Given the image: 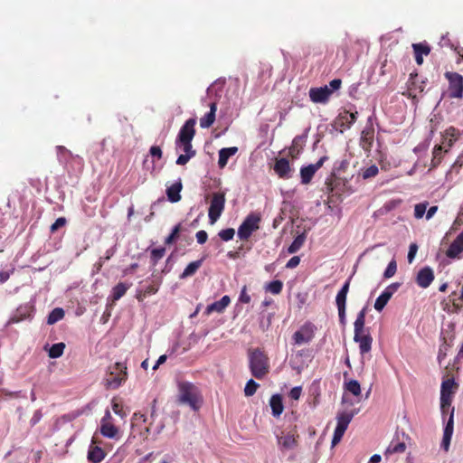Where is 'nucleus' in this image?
Here are the masks:
<instances>
[{"label":"nucleus","instance_id":"obj_1","mask_svg":"<svg viewBox=\"0 0 463 463\" xmlns=\"http://www.w3.org/2000/svg\"><path fill=\"white\" fill-rule=\"evenodd\" d=\"M453 396H448L444 393H440V411L443 419L449 413V417L446 422L443 438L441 441V447L445 451H448L450 445V440L454 431V411L455 408L451 406Z\"/></svg>","mask_w":463,"mask_h":463},{"label":"nucleus","instance_id":"obj_2","mask_svg":"<svg viewBox=\"0 0 463 463\" xmlns=\"http://www.w3.org/2000/svg\"><path fill=\"white\" fill-rule=\"evenodd\" d=\"M366 307H364L357 315L354 323V341L359 344L361 354H367L372 349L373 338L369 333H365Z\"/></svg>","mask_w":463,"mask_h":463},{"label":"nucleus","instance_id":"obj_3","mask_svg":"<svg viewBox=\"0 0 463 463\" xmlns=\"http://www.w3.org/2000/svg\"><path fill=\"white\" fill-rule=\"evenodd\" d=\"M127 370V365L120 362L109 365L104 378L106 389L116 390L119 388L128 379Z\"/></svg>","mask_w":463,"mask_h":463},{"label":"nucleus","instance_id":"obj_4","mask_svg":"<svg viewBox=\"0 0 463 463\" xmlns=\"http://www.w3.org/2000/svg\"><path fill=\"white\" fill-rule=\"evenodd\" d=\"M250 369L251 374L257 379L264 378L269 371V363L268 356L259 348H256L249 354Z\"/></svg>","mask_w":463,"mask_h":463},{"label":"nucleus","instance_id":"obj_5","mask_svg":"<svg viewBox=\"0 0 463 463\" xmlns=\"http://www.w3.org/2000/svg\"><path fill=\"white\" fill-rule=\"evenodd\" d=\"M178 401L180 403L188 404L192 409L199 408V391L198 388L189 382L178 383Z\"/></svg>","mask_w":463,"mask_h":463},{"label":"nucleus","instance_id":"obj_6","mask_svg":"<svg viewBox=\"0 0 463 463\" xmlns=\"http://www.w3.org/2000/svg\"><path fill=\"white\" fill-rule=\"evenodd\" d=\"M445 79L448 80V93L450 99L463 98V76L458 72L446 71Z\"/></svg>","mask_w":463,"mask_h":463},{"label":"nucleus","instance_id":"obj_7","mask_svg":"<svg viewBox=\"0 0 463 463\" xmlns=\"http://www.w3.org/2000/svg\"><path fill=\"white\" fill-rule=\"evenodd\" d=\"M225 202L224 193L217 192L212 194L208 209V217L211 224H214L221 217L224 211Z\"/></svg>","mask_w":463,"mask_h":463},{"label":"nucleus","instance_id":"obj_8","mask_svg":"<svg viewBox=\"0 0 463 463\" xmlns=\"http://www.w3.org/2000/svg\"><path fill=\"white\" fill-rule=\"evenodd\" d=\"M260 217L255 213L249 214L238 229V237L247 241L251 234L260 229Z\"/></svg>","mask_w":463,"mask_h":463},{"label":"nucleus","instance_id":"obj_9","mask_svg":"<svg viewBox=\"0 0 463 463\" xmlns=\"http://www.w3.org/2000/svg\"><path fill=\"white\" fill-rule=\"evenodd\" d=\"M118 432V428L112 423V416L109 411H106L104 417L100 420L101 435L109 439H117Z\"/></svg>","mask_w":463,"mask_h":463},{"label":"nucleus","instance_id":"obj_10","mask_svg":"<svg viewBox=\"0 0 463 463\" xmlns=\"http://www.w3.org/2000/svg\"><path fill=\"white\" fill-rule=\"evenodd\" d=\"M196 119L192 118L187 119L181 127L175 142H192L195 136Z\"/></svg>","mask_w":463,"mask_h":463},{"label":"nucleus","instance_id":"obj_11","mask_svg":"<svg viewBox=\"0 0 463 463\" xmlns=\"http://www.w3.org/2000/svg\"><path fill=\"white\" fill-rule=\"evenodd\" d=\"M175 147L184 153L177 157L176 165H184L196 155V151L193 148L192 142H175Z\"/></svg>","mask_w":463,"mask_h":463},{"label":"nucleus","instance_id":"obj_12","mask_svg":"<svg viewBox=\"0 0 463 463\" xmlns=\"http://www.w3.org/2000/svg\"><path fill=\"white\" fill-rule=\"evenodd\" d=\"M400 288V283H392L389 285L382 294L376 298L374 302V308L377 311H382L384 307L387 305L388 301L391 299L392 295L398 290Z\"/></svg>","mask_w":463,"mask_h":463},{"label":"nucleus","instance_id":"obj_13","mask_svg":"<svg viewBox=\"0 0 463 463\" xmlns=\"http://www.w3.org/2000/svg\"><path fill=\"white\" fill-rule=\"evenodd\" d=\"M314 337V326L311 323H307L301 328L296 331L293 335V340L296 345H302L308 343Z\"/></svg>","mask_w":463,"mask_h":463},{"label":"nucleus","instance_id":"obj_14","mask_svg":"<svg viewBox=\"0 0 463 463\" xmlns=\"http://www.w3.org/2000/svg\"><path fill=\"white\" fill-rule=\"evenodd\" d=\"M298 434L297 433V427L288 431L284 436H277L278 444L281 449H292L298 446Z\"/></svg>","mask_w":463,"mask_h":463},{"label":"nucleus","instance_id":"obj_15","mask_svg":"<svg viewBox=\"0 0 463 463\" xmlns=\"http://www.w3.org/2000/svg\"><path fill=\"white\" fill-rule=\"evenodd\" d=\"M463 252V231L456 237L446 250V256L451 260H459Z\"/></svg>","mask_w":463,"mask_h":463},{"label":"nucleus","instance_id":"obj_16","mask_svg":"<svg viewBox=\"0 0 463 463\" xmlns=\"http://www.w3.org/2000/svg\"><path fill=\"white\" fill-rule=\"evenodd\" d=\"M332 95V90L327 85L309 90V98L314 103H326Z\"/></svg>","mask_w":463,"mask_h":463},{"label":"nucleus","instance_id":"obj_17","mask_svg":"<svg viewBox=\"0 0 463 463\" xmlns=\"http://www.w3.org/2000/svg\"><path fill=\"white\" fill-rule=\"evenodd\" d=\"M434 279L433 269L426 266L418 271L415 280L420 288H426L433 282Z\"/></svg>","mask_w":463,"mask_h":463},{"label":"nucleus","instance_id":"obj_18","mask_svg":"<svg viewBox=\"0 0 463 463\" xmlns=\"http://www.w3.org/2000/svg\"><path fill=\"white\" fill-rule=\"evenodd\" d=\"M273 169L281 179H289L292 175L293 169L287 158L276 159Z\"/></svg>","mask_w":463,"mask_h":463},{"label":"nucleus","instance_id":"obj_19","mask_svg":"<svg viewBox=\"0 0 463 463\" xmlns=\"http://www.w3.org/2000/svg\"><path fill=\"white\" fill-rule=\"evenodd\" d=\"M57 150V157L61 164L62 165H68L69 161L71 160H77L78 163L82 166L83 165V159L79 156H74L72 153L68 150L63 146H58L56 147Z\"/></svg>","mask_w":463,"mask_h":463},{"label":"nucleus","instance_id":"obj_20","mask_svg":"<svg viewBox=\"0 0 463 463\" xmlns=\"http://www.w3.org/2000/svg\"><path fill=\"white\" fill-rule=\"evenodd\" d=\"M427 80H420L418 73H411L408 80V91L410 92V95H412V93L415 92H423Z\"/></svg>","mask_w":463,"mask_h":463},{"label":"nucleus","instance_id":"obj_21","mask_svg":"<svg viewBox=\"0 0 463 463\" xmlns=\"http://www.w3.org/2000/svg\"><path fill=\"white\" fill-rule=\"evenodd\" d=\"M33 312V306L30 304H24L18 307L10 319L12 323H18L31 317Z\"/></svg>","mask_w":463,"mask_h":463},{"label":"nucleus","instance_id":"obj_22","mask_svg":"<svg viewBox=\"0 0 463 463\" xmlns=\"http://www.w3.org/2000/svg\"><path fill=\"white\" fill-rule=\"evenodd\" d=\"M412 49L414 52L415 61L418 65L423 63V55L427 56L430 52V46L426 43H413Z\"/></svg>","mask_w":463,"mask_h":463},{"label":"nucleus","instance_id":"obj_23","mask_svg":"<svg viewBox=\"0 0 463 463\" xmlns=\"http://www.w3.org/2000/svg\"><path fill=\"white\" fill-rule=\"evenodd\" d=\"M230 297L225 295L220 300L208 305L205 309V314L210 315L213 312L222 313L224 309L230 305Z\"/></svg>","mask_w":463,"mask_h":463},{"label":"nucleus","instance_id":"obj_24","mask_svg":"<svg viewBox=\"0 0 463 463\" xmlns=\"http://www.w3.org/2000/svg\"><path fill=\"white\" fill-rule=\"evenodd\" d=\"M183 189V184L181 180L174 183L172 185L166 188V195L167 199L171 203H177L181 200V191Z\"/></svg>","mask_w":463,"mask_h":463},{"label":"nucleus","instance_id":"obj_25","mask_svg":"<svg viewBox=\"0 0 463 463\" xmlns=\"http://www.w3.org/2000/svg\"><path fill=\"white\" fill-rule=\"evenodd\" d=\"M217 110L216 102L210 104V111L206 113L203 118H200V127L202 128H210L215 121V114Z\"/></svg>","mask_w":463,"mask_h":463},{"label":"nucleus","instance_id":"obj_26","mask_svg":"<svg viewBox=\"0 0 463 463\" xmlns=\"http://www.w3.org/2000/svg\"><path fill=\"white\" fill-rule=\"evenodd\" d=\"M238 152L237 146L224 147L219 151L218 165L221 169L224 168L231 156Z\"/></svg>","mask_w":463,"mask_h":463},{"label":"nucleus","instance_id":"obj_27","mask_svg":"<svg viewBox=\"0 0 463 463\" xmlns=\"http://www.w3.org/2000/svg\"><path fill=\"white\" fill-rule=\"evenodd\" d=\"M354 416V411H353L338 412L336 416L337 423L335 428L346 430Z\"/></svg>","mask_w":463,"mask_h":463},{"label":"nucleus","instance_id":"obj_28","mask_svg":"<svg viewBox=\"0 0 463 463\" xmlns=\"http://www.w3.org/2000/svg\"><path fill=\"white\" fill-rule=\"evenodd\" d=\"M350 287V279H348L341 289L338 291L336 298H335V304L337 306V308H345L346 304V297L349 291Z\"/></svg>","mask_w":463,"mask_h":463},{"label":"nucleus","instance_id":"obj_29","mask_svg":"<svg viewBox=\"0 0 463 463\" xmlns=\"http://www.w3.org/2000/svg\"><path fill=\"white\" fill-rule=\"evenodd\" d=\"M269 405L274 417H279L284 410L282 397L279 394H274L269 400Z\"/></svg>","mask_w":463,"mask_h":463},{"label":"nucleus","instance_id":"obj_30","mask_svg":"<svg viewBox=\"0 0 463 463\" xmlns=\"http://www.w3.org/2000/svg\"><path fill=\"white\" fill-rule=\"evenodd\" d=\"M458 384L455 382L454 378H448L443 380L440 387V393H444L448 396H453L457 390Z\"/></svg>","mask_w":463,"mask_h":463},{"label":"nucleus","instance_id":"obj_31","mask_svg":"<svg viewBox=\"0 0 463 463\" xmlns=\"http://www.w3.org/2000/svg\"><path fill=\"white\" fill-rule=\"evenodd\" d=\"M374 137V130L373 128H365L362 131L361 135V144L364 149L369 150L373 145Z\"/></svg>","mask_w":463,"mask_h":463},{"label":"nucleus","instance_id":"obj_32","mask_svg":"<svg viewBox=\"0 0 463 463\" xmlns=\"http://www.w3.org/2000/svg\"><path fill=\"white\" fill-rule=\"evenodd\" d=\"M106 457L104 450L98 446L90 447L88 452V459L92 463H99Z\"/></svg>","mask_w":463,"mask_h":463},{"label":"nucleus","instance_id":"obj_33","mask_svg":"<svg viewBox=\"0 0 463 463\" xmlns=\"http://www.w3.org/2000/svg\"><path fill=\"white\" fill-rule=\"evenodd\" d=\"M131 284H126L123 282L118 283L115 287H113L111 291V298L113 301H118L120 299L130 288Z\"/></svg>","mask_w":463,"mask_h":463},{"label":"nucleus","instance_id":"obj_34","mask_svg":"<svg viewBox=\"0 0 463 463\" xmlns=\"http://www.w3.org/2000/svg\"><path fill=\"white\" fill-rule=\"evenodd\" d=\"M159 285L158 283H152L146 287L142 290H138L137 293V299L141 302L143 301L147 296L154 295L158 291Z\"/></svg>","mask_w":463,"mask_h":463},{"label":"nucleus","instance_id":"obj_35","mask_svg":"<svg viewBox=\"0 0 463 463\" xmlns=\"http://www.w3.org/2000/svg\"><path fill=\"white\" fill-rule=\"evenodd\" d=\"M203 264V260H198L193 262H190L186 268L184 269L183 273L180 275V279H185L191 277L196 273V271L200 269Z\"/></svg>","mask_w":463,"mask_h":463},{"label":"nucleus","instance_id":"obj_36","mask_svg":"<svg viewBox=\"0 0 463 463\" xmlns=\"http://www.w3.org/2000/svg\"><path fill=\"white\" fill-rule=\"evenodd\" d=\"M443 146L442 145H437L434 146L432 151V159L430 163L431 168H436L439 165L443 159Z\"/></svg>","mask_w":463,"mask_h":463},{"label":"nucleus","instance_id":"obj_37","mask_svg":"<svg viewBox=\"0 0 463 463\" xmlns=\"http://www.w3.org/2000/svg\"><path fill=\"white\" fill-rule=\"evenodd\" d=\"M316 171L313 165H309L307 166H303L300 168V176L301 183L304 184H307L311 182Z\"/></svg>","mask_w":463,"mask_h":463},{"label":"nucleus","instance_id":"obj_38","mask_svg":"<svg viewBox=\"0 0 463 463\" xmlns=\"http://www.w3.org/2000/svg\"><path fill=\"white\" fill-rule=\"evenodd\" d=\"M64 311L61 307H56L51 311L47 317V324L53 325L64 317Z\"/></svg>","mask_w":463,"mask_h":463},{"label":"nucleus","instance_id":"obj_39","mask_svg":"<svg viewBox=\"0 0 463 463\" xmlns=\"http://www.w3.org/2000/svg\"><path fill=\"white\" fill-rule=\"evenodd\" d=\"M66 345L64 343L60 342L57 344H54L51 346L49 349L48 355L50 358H59L63 354L64 349Z\"/></svg>","mask_w":463,"mask_h":463},{"label":"nucleus","instance_id":"obj_40","mask_svg":"<svg viewBox=\"0 0 463 463\" xmlns=\"http://www.w3.org/2000/svg\"><path fill=\"white\" fill-rule=\"evenodd\" d=\"M306 235L304 233L298 235L288 249V252L292 254L297 252L304 244Z\"/></svg>","mask_w":463,"mask_h":463},{"label":"nucleus","instance_id":"obj_41","mask_svg":"<svg viewBox=\"0 0 463 463\" xmlns=\"http://www.w3.org/2000/svg\"><path fill=\"white\" fill-rule=\"evenodd\" d=\"M304 143V137L301 136H297L293 141L292 145L289 148V155L292 157H296L297 155L299 153L300 149L302 148Z\"/></svg>","mask_w":463,"mask_h":463},{"label":"nucleus","instance_id":"obj_42","mask_svg":"<svg viewBox=\"0 0 463 463\" xmlns=\"http://www.w3.org/2000/svg\"><path fill=\"white\" fill-rule=\"evenodd\" d=\"M406 449L404 442H392L386 449L385 454L403 453Z\"/></svg>","mask_w":463,"mask_h":463},{"label":"nucleus","instance_id":"obj_43","mask_svg":"<svg viewBox=\"0 0 463 463\" xmlns=\"http://www.w3.org/2000/svg\"><path fill=\"white\" fill-rule=\"evenodd\" d=\"M165 249L163 247L153 249L151 250V254H150V260H151L152 265L156 266L157 264V262L165 256Z\"/></svg>","mask_w":463,"mask_h":463},{"label":"nucleus","instance_id":"obj_44","mask_svg":"<svg viewBox=\"0 0 463 463\" xmlns=\"http://www.w3.org/2000/svg\"><path fill=\"white\" fill-rule=\"evenodd\" d=\"M283 283L280 280H273L268 283L265 289L272 294H279L282 291Z\"/></svg>","mask_w":463,"mask_h":463},{"label":"nucleus","instance_id":"obj_45","mask_svg":"<svg viewBox=\"0 0 463 463\" xmlns=\"http://www.w3.org/2000/svg\"><path fill=\"white\" fill-rule=\"evenodd\" d=\"M335 124L342 128L341 132L343 129L350 128L353 125L349 120V118L345 117V110L338 115L335 119Z\"/></svg>","mask_w":463,"mask_h":463},{"label":"nucleus","instance_id":"obj_46","mask_svg":"<svg viewBox=\"0 0 463 463\" xmlns=\"http://www.w3.org/2000/svg\"><path fill=\"white\" fill-rule=\"evenodd\" d=\"M345 389L354 396H359L361 394V386L356 380H350L348 383H346Z\"/></svg>","mask_w":463,"mask_h":463},{"label":"nucleus","instance_id":"obj_47","mask_svg":"<svg viewBox=\"0 0 463 463\" xmlns=\"http://www.w3.org/2000/svg\"><path fill=\"white\" fill-rule=\"evenodd\" d=\"M379 173L377 165H372L366 168L362 169L361 175L363 179H370L376 176Z\"/></svg>","mask_w":463,"mask_h":463},{"label":"nucleus","instance_id":"obj_48","mask_svg":"<svg viewBox=\"0 0 463 463\" xmlns=\"http://www.w3.org/2000/svg\"><path fill=\"white\" fill-rule=\"evenodd\" d=\"M181 230H182L181 223H178L177 225H175L173 228L172 232L165 238V243L169 245V244H172L174 241H175L179 236Z\"/></svg>","mask_w":463,"mask_h":463},{"label":"nucleus","instance_id":"obj_49","mask_svg":"<svg viewBox=\"0 0 463 463\" xmlns=\"http://www.w3.org/2000/svg\"><path fill=\"white\" fill-rule=\"evenodd\" d=\"M259 386L260 384L256 383L254 380H249L244 388L245 395L248 397L252 396L257 392Z\"/></svg>","mask_w":463,"mask_h":463},{"label":"nucleus","instance_id":"obj_50","mask_svg":"<svg viewBox=\"0 0 463 463\" xmlns=\"http://www.w3.org/2000/svg\"><path fill=\"white\" fill-rule=\"evenodd\" d=\"M429 205L428 202L420 203L415 204L414 206V217L416 219H420L426 213L427 207Z\"/></svg>","mask_w":463,"mask_h":463},{"label":"nucleus","instance_id":"obj_51","mask_svg":"<svg viewBox=\"0 0 463 463\" xmlns=\"http://www.w3.org/2000/svg\"><path fill=\"white\" fill-rule=\"evenodd\" d=\"M235 231L233 228H227L219 232L218 235L224 241H229L233 239Z\"/></svg>","mask_w":463,"mask_h":463},{"label":"nucleus","instance_id":"obj_52","mask_svg":"<svg viewBox=\"0 0 463 463\" xmlns=\"http://www.w3.org/2000/svg\"><path fill=\"white\" fill-rule=\"evenodd\" d=\"M396 270H397L396 261L394 260H392L389 262V264H388V266H387V268H386V269H385V271L383 273V277L385 279H390L392 276H394V274L396 273Z\"/></svg>","mask_w":463,"mask_h":463},{"label":"nucleus","instance_id":"obj_53","mask_svg":"<svg viewBox=\"0 0 463 463\" xmlns=\"http://www.w3.org/2000/svg\"><path fill=\"white\" fill-rule=\"evenodd\" d=\"M345 430L341 429H335L333 439H332V447L336 446L342 439Z\"/></svg>","mask_w":463,"mask_h":463},{"label":"nucleus","instance_id":"obj_54","mask_svg":"<svg viewBox=\"0 0 463 463\" xmlns=\"http://www.w3.org/2000/svg\"><path fill=\"white\" fill-rule=\"evenodd\" d=\"M251 300L250 296L247 292V286L244 285L241 290L240 296H239V301L243 304H249Z\"/></svg>","mask_w":463,"mask_h":463},{"label":"nucleus","instance_id":"obj_55","mask_svg":"<svg viewBox=\"0 0 463 463\" xmlns=\"http://www.w3.org/2000/svg\"><path fill=\"white\" fill-rule=\"evenodd\" d=\"M458 137V129H456L453 127L447 128L443 134V137H446V139L452 138V139H454V141L457 140Z\"/></svg>","mask_w":463,"mask_h":463},{"label":"nucleus","instance_id":"obj_56","mask_svg":"<svg viewBox=\"0 0 463 463\" xmlns=\"http://www.w3.org/2000/svg\"><path fill=\"white\" fill-rule=\"evenodd\" d=\"M115 252H116V250L114 248H110V249L107 250L104 256L100 257V259H99V261L98 263V265H99L98 269L101 268L103 262L110 260V258L115 254Z\"/></svg>","mask_w":463,"mask_h":463},{"label":"nucleus","instance_id":"obj_57","mask_svg":"<svg viewBox=\"0 0 463 463\" xmlns=\"http://www.w3.org/2000/svg\"><path fill=\"white\" fill-rule=\"evenodd\" d=\"M67 221L64 217H59L51 226V232H54L66 224Z\"/></svg>","mask_w":463,"mask_h":463},{"label":"nucleus","instance_id":"obj_58","mask_svg":"<svg viewBox=\"0 0 463 463\" xmlns=\"http://www.w3.org/2000/svg\"><path fill=\"white\" fill-rule=\"evenodd\" d=\"M132 427H135L137 425L138 422H146V417L145 414L143 413H140V412H135L133 417H132Z\"/></svg>","mask_w":463,"mask_h":463},{"label":"nucleus","instance_id":"obj_59","mask_svg":"<svg viewBox=\"0 0 463 463\" xmlns=\"http://www.w3.org/2000/svg\"><path fill=\"white\" fill-rule=\"evenodd\" d=\"M195 237H196L197 242L199 244H203L206 242V241L208 239V234L205 231L201 230L196 232Z\"/></svg>","mask_w":463,"mask_h":463},{"label":"nucleus","instance_id":"obj_60","mask_svg":"<svg viewBox=\"0 0 463 463\" xmlns=\"http://www.w3.org/2000/svg\"><path fill=\"white\" fill-rule=\"evenodd\" d=\"M449 345H447L446 343H444L443 345H440L439 354H438V360L439 363H441V361L446 357L447 351L449 350Z\"/></svg>","mask_w":463,"mask_h":463},{"label":"nucleus","instance_id":"obj_61","mask_svg":"<svg viewBox=\"0 0 463 463\" xmlns=\"http://www.w3.org/2000/svg\"><path fill=\"white\" fill-rule=\"evenodd\" d=\"M417 250H418V246H417V244H415V243H411V244L410 245V249H409V252H408V261H409L410 263H411V262H412V260H414L415 255H416V253H417Z\"/></svg>","mask_w":463,"mask_h":463},{"label":"nucleus","instance_id":"obj_62","mask_svg":"<svg viewBox=\"0 0 463 463\" xmlns=\"http://www.w3.org/2000/svg\"><path fill=\"white\" fill-rule=\"evenodd\" d=\"M149 153L152 156L160 159L162 157V150L158 146H153L150 147Z\"/></svg>","mask_w":463,"mask_h":463},{"label":"nucleus","instance_id":"obj_63","mask_svg":"<svg viewBox=\"0 0 463 463\" xmlns=\"http://www.w3.org/2000/svg\"><path fill=\"white\" fill-rule=\"evenodd\" d=\"M300 262V258L298 256L292 257L286 264L288 269H294L298 266Z\"/></svg>","mask_w":463,"mask_h":463},{"label":"nucleus","instance_id":"obj_64","mask_svg":"<svg viewBox=\"0 0 463 463\" xmlns=\"http://www.w3.org/2000/svg\"><path fill=\"white\" fill-rule=\"evenodd\" d=\"M302 389L301 387H294L289 392V397L292 400H298L301 395Z\"/></svg>","mask_w":463,"mask_h":463}]
</instances>
